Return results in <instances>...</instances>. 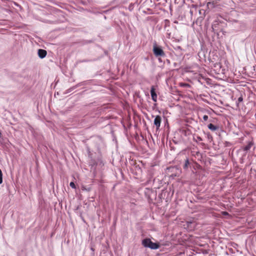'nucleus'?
Masks as SVG:
<instances>
[{
	"mask_svg": "<svg viewBox=\"0 0 256 256\" xmlns=\"http://www.w3.org/2000/svg\"><path fill=\"white\" fill-rule=\"evenodd\" d=\"M90 249H91V250H92L93 252L94 250V248H92H92H90Z\"/></svg>",
	"mask_w": 256,
	"mask_h": 256,
	"instance_id": "nucleus-16",
	"label": "nucleus"
},
{
	"mask_svg": "<svg viewBox=\"0 0 256 256\" xmlns=\"http://www.w3.org/2000/svg\"><path fill=\"white\" fill-rule=\"evenodd\" d=\"M252 145H253V142H248V144L246 146L244 147L243 150L244 151L248 150L251 148V147L252 146Z\"/></svg>",
	"mask_w": 256,
	"mask_h": 256,
	"instance_id": "nucleus-6",
	"label": "nucleus"
},
{
	"mask_svg": "<svg viewBox=\"0 0 256 256\" xmlns=\"http://www.w3.org/2000/svg\"><path fill=\"white\" fill-rule=\"evenodd\" d=\"M208 128L212 131H214L218 129V127L212 124H210L208 125Z\"/></svg>",
	"mask_w": 256,
	"mask_h": 256,
	"instance_id": "nucleus-7",
	"label": "nucleus"
},
{
	"mask_svg": "<svg viewBox=\"0 0 256 256\" xmlns=\"http://www.w3.org/2000/svg\"><path fill=\"white\" fill-rule=\"evenodd\" d=\"M153 52L156 57H164L165 56V53L163 50L156 43L153 46Z\"/></svg>",
	"mask_w": 256,
	"mask_h": 256,
	"instance_id": "nucleus-2",
	"label": "nucleus"
},
{
	"mask_svg": "<svg viewBox=\"0 0 256 256\" xmlns=\"http://www.w3.org/2000/svg\"><path fill=\"white\" fill-rule=\"evenodd\" d=\"M208 116H207V115H204L203 116V120L204 121H206L208 120Z\"/></svg>",
	"mask_w": 256,
	"mask_h": 256,
	"instance_id": "nucleus-13",
	"label": "nucleus"
},
{
	"mask_svg": "<svg viewBox=\"0 0 256 256\" xmlns=\"http://www.w3.org/2000/svg\"><path fill=\"white\" fill-rule=\"evenodd\" d=\"M142 244L145 247L150 248L152 249H158L160 247L158 244L153 242L150 238L144 239L142 242Z\"/></svg>",
	"mask_w": 256,
	"mask_h": 256,
	"instance_id": "nucleus-1",
	"label": "nucleus"
},
{
	"mask_svg": "<svg viewBox=\"0 0 256 256\" xmlns=\"http://www.w3.org/2000/svg\"><path fill=\"white\" fill-rule=\"evenodd\" d=\"M70 187H72L73 188H76V185H75L74 183V182H70Z\"/></svg>",
	"mask_w": 256,
	"mask_h": 256,
	"instance_id": "nucleus-11",
	"label": "nucleus"
},
{
	"mask_svg": "<svg viewBox=\"0 0 256 256\" xmlns=\"http://www.w3.org/2000/svg\"><path fill=\"white\" fill-rule=\"evenodd\" d=\"M46 54H47V52L44 50L39 49L38 50V56L41 58H45L46 56Z\"/></svg>",
	"mask_w": 256,
	"mask_h": 256,
	"instance_id": "nucleus-5",
	"label": "nucleus"
},
{
	"mask_svg": "<svg viewBox=\"0 0 256 256\" xmlns=\"http://www.w3.org/2000/svg\"><path fill=\"white\" fill-rule=\"evenodd\" d=\"M189 164V161H188V159H186V162H185V164L184 166V168H187L188 167V165Z\"/></svg>",
	"mask_w": 256,
	"mask_h": 256,
	"instance_id": "nucleus-9",
	"label": "nucleus"
},
{
	"mask_svg": "<svg viewBox=\"0 0 256 256\" xmlns=\"http://www.w3.org/2000/svg\"><path fill=\"white\" fill-rule=\"evenodd\" d=\"M150 94L154 102H156L157 101V94L155 92V88L154 86H152L150 89Z\"/></svg>",
	"mask_w": 256,
	"mask_h": 256,
	"instance_id": "nucleus-4",
	"label": "nucleus"
},
{
	"mask_svg": "<svg viewBox=\"0 0 256 256\" xmlns=\"http://www.w3.org/2000/svg\"><path fill=\"white\" fill-rule=\"evenodd\" d=\"M2 182V170H0V184Z\"/></svg>",
	"mask_w": 256,
	"mask_h": 256,
	"instance_id": "nucleus-10",
	"label": "nucleus"
},
{
	"mask_svg": "<svg viewBox=\"0 0 256 256\" xmlns=\"http://www.w3.org/2000/svg\"><path fill=\"white\" fill-rule=\"evenodd\" d=\"M222 214L223 216H228L229 214L228 213L226 212H222Z\"/></svg>",
	"mask_w": 256,
	"mask_h": 256,
	"instance_id": "nucleus-14",
	"label": "nucleus"
},
{
	"mask_svg": "<svg viewBox=\"0 0 256 256\" xmlns=\"http://www.w3.org/2000/svg\"><path fill=\"white\" fill-rule=\"evenodd\" d=\"M179 86L182 87L190 88V85L187 83L180 82L179 84Z\"/></svg>",
	"mask_w": 256,
	"mask_h": 256,
	"instance_id": "nucleus-8",
	"label": "nucleus"
},
{
	"mask_svg": "<svg viewBox=\"0 0 256 256\" xmlns=\"http://www.w3.org/2000/svg\"><path fill=\"white\" fill-rule=\"evenodd\" d=\"M162 122V118L160 116H156L154 120V124L156 126V130H158Z\"/></svg>",
	"mask_w": 256,
	"mask_h": 256,
	"instance_id": "nucleus-3",
	"label": "nucleus"
},
{
	"mask_svg": "<svg viewBox=\"0 0 256 256\" xmlns=\"http://www.w3.org/2000/svg\"><path fill=\"white\" fill-rule=\"evenodd\" d=\"M196 142H200L202 140V139L199 136H197L196 139Z\"/></svg>",
	"mask_w": 256,
	"mask_h": 256,
	"instance_id": "nucleus-12",
	"label": "nucleus"
},
{
	"mask_svg": "<svg viewBox=\"0 0 256 256\" xmlns=\"http://www.w3.org/2000/svg\"><path fill=\"white\" fill-rule=\"evenodd\" d=\"M242 100H243V98H242V96H240V97L238 98V102H242Z\"/></svg>",
	"mask_w": 256,
	"mask_h": 256,
	"instance_id": "nucleus-15",
	"label": "nucleus"
}]
</instances>
